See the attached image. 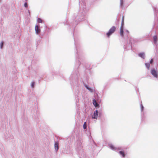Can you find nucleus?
<instances>
[{
  "label": "nucleus",
  "mask_w": 158,
  "mask_h": 158,
  "mask_svg": "<svg viewBox=\"0 0 158 158\" xmlns=\"http://www.w3.org/2000/svg\"><path fill=\"white\" fill-rule=\"evenodd\" d=\"M116 29V27L115 26L112 27L109 30L108 32L106 33V35L108 37L113 33H114Z\"/></svg>",
  "instance_id": "1"
},
{
  "label": "nucleus",
  "mask_w": 158,
  "mask_h": 158,
  "mask_svg": "<svg viewBox=\"0 0 158 158\" xmlns=\"http://www.w3.org/2000/svg\"><path fill=\"white\" fill-rule=\"evenodd\" d=\"M151 73L154 77L157 78L158 77L157 73L156 70L154 69L151 70Z\"/></svg>",
  "instance_id": "2"
},
{
  "label": "nucleus",
  "mask_w": 158,
  "mask_h": 158,
  "mask_svg": "<svg viewBox=\"0 0 158 158\" xmlns=\"http://www.w3.org/2000/svg\"><path fill=\"white\" fill-rule=\"evenodd\" d=\"M98 115V111L97 110H95L93 116H92L93 118L97 119Z\"/></svg>",
  "instance_id": "3"
},
{
  "label": "nucleus",
  "mask_w": 158,
  "mask_h": 158,
  "mask_svg": "<svg viewBox=\"0 0 158 158\" xmlns=\"http://www.w3.org/2000/svg\"><path fill=\"white\" fill-rule=\"evenodd\" d=\"M35 30L36 33L37 34L39 33L40 31V30L39 27L38 25H36L35 27Z\"/></svg>",
  "instance_id": "4"
},
{
  "label": "nucleus",
  "mask_w": 158,
  "mask_h": 158,
  "mask_svg": "<svg viewBox=\"0 0 158 158\" xmlns=\"http://www.w3.org/2000/svg\"><path fill=\"white\" fill-rule=\"evenodd\" d=\"M123 27L121 26L120 31V35L123 37Z\"/></svg>",
  "instance_id": "5"
},
{
  "label": "nucleus",
  "mask_w": 158,
  "mask_h": 158,
  "mask_svg": "<svg viewBox=\"0 0 158 158\" xmlns=\"http://www.w3.org/2000/svg\"><path fill=\"white\" fill-rule=\"evenodd\" d=\"M93 104L96 107H98V104L97 103L95 99L93 100Z\"/></svg>",
  "instance_id": "6"
},
{
  "label": "nucleus",
  "mask_w": 158,
  "mask_h": 158,
  "mask_svg": "<svg viewBox=\"0 0 158 158\" xmlns=\"http://www.w3.org/2000/svg\"><path fill=\"white\" fill-rule=\"evenodd\" d=\"M153 40L154 42V44H156L157 41V38L156 35H155L153 37Z\"/></svg>",
  "instance_id": "7"
},
{
  "label": "nucleus",
  "mask_w": 158,
  "mask_h": 158,
  "mask_svg": "<svg viewBox=\"0 0 158 158\" xmlns=\"http://www.w3.org/2000/svg\"><path fill=\"white\" fill-rule=\"evenodd\" d=\"M55 148L56 151H57L59 149L58 143L56 142L55 143Z\"/></svg>",
  "instance_id": "8"
},
{
  "label": "nucleus",
  "mask_w": 158,
  "mask_h": 158,
  "mask_svg": "<svg viewBox=\"0 0 158 158\" xmlns=\"http://www.w3.org/2000/svg\"><path fill=\"white\" fill-rule=\"evenodd\" d=\"M144 55H145V54L144 53H139V56L140 57L143 58H144Z\"/></svg>",
  "instance_id": "9"
},
{
  "label": "nucleus",
  "mask_w": 158,
  "mask_h": 158,
  "mask_svg": "<svg viewBox=\"0 0 158 158\" xmlns=\"http://www.w3.org/2000/svg\"><path fill=\"white\" fill-rule=\"evenodd\" d=\"M85 87L86 89H87L88 90H89V91H90V92H93V90L92 89L89 87L87 85H85Z\"/></svg>",
  "instance_id": "10"
},
{
  "label": "nucleus",
  "mask_w": 158,
  "mask_h": 158,
  "mask_svg": "<svg viewBox=\"0 0 158 158\" xmlns=\"http://www.w3.org/2000/svg\"><path fill=\"white\" fill-rule=\"evenodd\" d=\"M145 65L148 69H149L150 67V64L149 63H146L145 64Z\"/></svg>",
  "instance_id": "11"
},
{
  "label": "nucleus",
  "mask_w": 158,
  "mask_h": 158,
  "mask_svg": "<svg viewBox=\"0 0 158 158\" xmlns=\"http://www.w3.org/2000/svg\"><path fill=\"white\" fill-rule=\"evenodd\" d=\"M119 153L120 155H122L123 157H124L125 156V155L124 154V153L122 151H120L119 152Z\"/></svg>",
  "instance_id": "12"
},
{
  "label": "nucleus",
  "mask_w": 158,
  "mask_h": 158,
  "mask_svg": "<svg viewBox=\"0 0 158 158\" xmlns=\"http://www.w3.org/2000/svg\"><path fill=\"white\" fill-rule=\"evenodd\" d=\"M124 17H123L122 19V23H121V26H123L124 23Z\"/></svg>",
  "instance_id": "13"
},
{
  "label": "nucleus",
  "mask_w": 158,
  "mask_h": 158,
  "mask_svg": "<svg viewBox=\"0 0 158 158\" xmlns=\"http://www.w3.org/2000/svg\"><path fill=\"white\" fill-rule=\"evenodd\" d=\"M37 21L39 23H42V20L40 18H38Z\"/></svg>",
  "instance_id": "14"
},
{
  "label": "nucleus",
  "mask_w": 158,
  "mask_h": 158,
  "mask_svg": "<svg viewBox=\"0 0 158 158\" xmlns=\"http://www.w3.org/2000/svg\"><path fill=\"white\" fill-rule=\"evenodd\" d=\"M83 127L84 129H85L86 128V122H85L83 125Z\"/></svg>",
  "instance_id": "15"
},
{
  "label": "nucleus",
  "mask_w": 158,
  "mask_h": 158,
  "mask_svg": "<svg viewBox=\"0 0 158 158\" xmlns=\"http://www.w3.org/2000/svg\"><path fill=\"white\" fill-rule=\"evenodd\" d=\"M110 147L112 149L114 150L115 149V148L114 147V146L112 145H110Z\"/></svg>",
  "instance_id": "16"
},
{
  "label": "nucleus",
  "mask_w": 158,
  "mask_h": 158,
  "mask_svg": "<svg viewBox=\"0 0 158 158\" xmlns=\"http://www.w3.org/2000/svg\"><path fill=\"white\" fill-rule=\"evenodd\" d=\"M3 42H2L0 44V46L1 48H2V46L3 45Z\"/></svg>",
  "instance_id": "17"
},
{
  "label": "nucleus",
  "mask_w": 158,
  "mask_h": 158,
  "mask_svg": "<svg viewBox=\"0 0 158 158\" xmlns=\"http://www.w3.org/2000/svg\"><path fill=\"white\" fill-rule=\"evenodd\" d=\"M34 84H35V83L33 82H32L31 84V87H32V88H33L34 87Z\"/></svg>",
  "instance_id": "18"
},
{
  "label": "nucleus",
  "mask_w": 158,
  "mask_h": 158,
  "mask_svg": "<svg viewBox=\"0 0 158 158\" xmlns=\"http://www.w3.org/2000/svg\"><path fill=\"white\" fill-rule=\"evenodd\" d=\"M24 5L25 7H26V8H27L28 6L27 5V2L25 3Z\"/></svg>",
  "instance_id": "19"
},
{
  "label": "nucleus",
  "mask_w": 158,
  "mask_h": 158,
  "mask_svg": "<svg viewBox=\"0 0 158 158\" xmlns=\"http://www.w3.org/2000/svg\"><path fill=\"white\" fill-rule=\"evenodd\" d=\"M153 59H151V60L150 61V64H152V63H153Z\"/></svg>",
  "instance_id": "20"
},
{
  "label": "nucleus",
  "mask_w": 158,
  "mask_h": 158,
  "mask_svg": "<svg viewBox=\"0 0 158 158\" xmlns=\"http://www.w3.org/2000/svg\"><path fill=\"white\" fill-rule=\"evenodd\" d=\"M142 109H143V106H142Z\"/></svg>",
  "instance_id": "21"
}]
</instances>
